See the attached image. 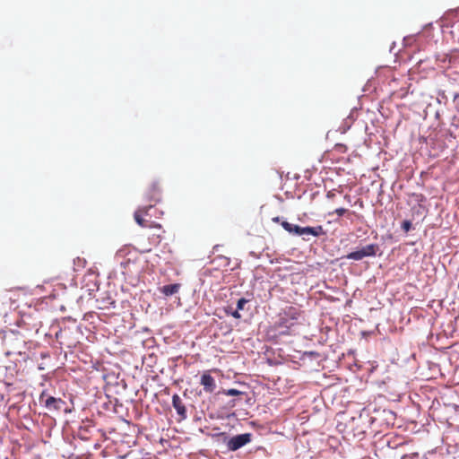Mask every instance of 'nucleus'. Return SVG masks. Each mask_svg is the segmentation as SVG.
<instances>
[{
	"instance_id": "1",
	"label": "nucleus",
	"mask_w": 459,
	"mask_h": 459,
	"mask_svg": "<svg viewBox=\"0 0 459 459\" xmlns=\"http://www.w3.org/2000/svg\"><path fill=\"white\" fill-rule=\"evenodd\" d=\"M299 318V311L294 307H287L280 314L277 321L279 328L284 330L281 331V333H287V331L298 324Z\"/></svg>"
},
{
	"instance_id": "22",
	"label": "nucleus",
	"mask_w": 459,
	"mask_h": 459,
	"mask_svg": "<svg viewBox=\"0 0 459 459\" xmlns=\"http://www.w3.org/2000/svg\"><path fill=\"white\" fill-rule=\"evenodd\" d=\"M148 199H149L150 201H156V202H157V201H159V197L155 196V195H151V196H148Z\"/></svg>"
},
{
	"instance_id": "4",
	"label": "nucleus",
	"mask_w": 459,
	"mask_h": 459,
	"mask_svg": "<svg viewBox=\"0 0 459 459\" xmlns=\"http://www.w3.org/2000/svg\"><path fill=\"white\" fill-rule=\"evenodd\" d=\"M252 440V434L251 433H244L236 435L232 437H230L227 443V448L230 451H237L239 448L243 447L244 446L250 443Z\"/></svg>"
},
{
	"instance_id": "7",
	"label": "nucleus",
	"mask_w": 459,
	"mask_h": 459,
	"mask_svg": "<svg viewBox=\"0 0 459 459\" xmlns=\"http://www.w3.org/2000/svg\"><path fill=\"white\" fill-rule=\"evenodd\" d=\"M324 229L322 226H316V227H300L299 230L298 236H307V235H312L314 237H318L322 234H324Z\"/></svg>"
},
{
	"instance_id": "2",
	"label": "nucleus",
	"mask_w": 459,
	"mask_h": 459,
	"mask_svg": "<svg viewBox=\"0 0 459 459\" xmlns=\"http://www.w3.org/2000/svg\"><path fill=\"white\" fill-rule=\"evenodd\" d=\"M379 250L377 244H369L359 249L349 253L345 258L348 260L359 261L365 257L375 256L377 252Z\"/></svg>"
},
{
	"instance_id": "25",
	"label": "nucleus",
	"mask_w": 459,
	"mask_h": 459,
	"mask_svg": "<svg viewBox=\"0 0 459 459\" xmlns=\"http://www.w3.org/2000/svg\"><path fill=\"white\" fill-rule=\"evenodd\" d=\"M152 190H153V191H155V190H156V186H155V185H153V186H152Z\"/></svg>"
},
{
	"instance_id": "10",
	"label": "nucleus",
	"mask_w": 459,
	"mask_h": 459,
	"mask_svg": "<svg viewBox=\"0 0 459 459\" xmlns=\"http://www.w3.org/2000/svg\"><path fill=\"white\" fill-rule=\"evenodd\" d=\"M91 427L90 425H82L78 428L76 437L81 440L86 441L89 439V434Z\"/></svg>"
},
{
	"instance_id": "19",
	"label": "nucleus",
	"mask_w": 459,
	"mask_h": 459,
	"mask_svg": "<svg viewBox=\"0 0 459 459\" xmlns=\"http://www.w3.org/2000/svg\"><path fill=\"white\" fill-rule=\"evenodd\" d=\"M335 196V193L333 190H331V191H328L327 194H326V197L328 199H333Z\"/></svg>"
},
{
	"instance_id": "16",
	"label": "nucleus",
	"mask_w": 459,
	"mask_h": 459,
	"mask_svg": "<svg viewBox=\"0 0 459 459\" xmlns=\"http://www.w3.org/2000/svg\"><path fill=\"white\" fill-rule=\"evenodd\" d=\"M346 212H347V209H345V208H337L333 212V213H336L338 216H342Z\"/></svg>"
},
{
	"instance_id": "17",
	"label": "nucleus",
	"mask_w": 459,
	"mask_h": 459,
	"mask_svg": "<svg viewBox=\"0 0 459 459\" xmlns=\"http://www.w3.org/2000/svg\"><path fill=\"white\" fill-rule=\"evenodd\" d=\"M383 413L386 416V419H394V413L392 411H383Z\"/></svg>"
},
{
	"instance_id": "9",
	"label": "nucleus",
	"mask_w": 459,
	"mask_h": 459,
	"mask_svg": "<svg viewBox=\"0 0 459 459\" xmlns=\"http://www.w3.org/2000/svg\"><path fill=\"white\" fill-rule=\"evenodd\" d=\"M180 289V284L178 283H173V284H168V285H164L161 289H160V291L161 293H163L165 296H172L176 293L178 292Z\"/></svg>"
},
{
	"instance_id": "12",
	"label": "nucleus",
	"mask_w": 459,
	"mask_h": 459,
	"mask_svg": "<svg viewBox=\"0 0 459 459\" xmlns=\"http://www.w3.org/2000/svg\"><path fill=\"white\" fill-rule=\"evenodd\" d=\"M225 394V395H228V396H239V395L245 394L244 392L239 391V390L235 389V388L222 389L221 391H220L218 393V394Z\"/></svg>"
},
{
	"instance_id": "20",
	"label": "nucleus",
	"mask_w": 459,
	"mask_h": 459,
	"mask_svg": "<svg viewBox=\"0 0 459 459\" xmlns=\"http://www.w3.org/2000/svg\"><path fill=\"white\" fill-rule=\"evenodd\" d=\"M234 311L233 307H230V306H228L227 307H225V313L227 315H230L231 316V313Z\"/></svg>"
},
{
	"instance_id": "6",
	"label": "nucleus",
	"mask_w": 459,
	"mask_h": 459,
	"mask_svg": "<svg viewBox=\"0 0 459 459\" xmlns=\"http://www.w3.org/2000/svg\"><path fill=\"white\" fill-rule=\"evenodd\" d=\"M200 383L206 393H212L216 389L215 379L208 372L202 375Z\"/></svg>"
},
{
	"instance_id": "8",
	"label": "nucleus",
	"mask_w": 459,
	"mask_h": 459,
	"mask_svg": "<svg viewBox=\"0 0 459 459\" xmlns=\"http://www.w3.org/2000/svg\"><path fill=\"white\" fill-rule=\"evenodd\" d=\"M65 402L61 398L49 396L45 401V407L48 411H60Z\"/></svg>"
},
{
	"instance_id": "3",
	"label": "nucleus",
	"mask_w": 459,
	"mask_h": 459,
	"mask_svg": "<svg viewBox=\"0 0 459 459\" xmlns=\"http://www.w3.org/2000/svg\"><path fill=\"white\" fill-rule=\"evenodd\" d=\"M152 210L156 211L152 205L139 207L134 212V214L136 223L143 228H150L152 226L160 227V225H153L152 222L150 221V220L143 218V216H145V217H148L149 219H151L152 215L149 214V212L152 211Z\"/></svg>"
},
{
	"instance_id": "11",
	"label": "nucleus",
	"mask_w": 459,
	"mask_h": 459,
	"mask_svg": "<svg viewBox=\"0 0 459 459\" xmlns=\"http://www.w3.org/2000/svg\"><path fill=\"white\" fill-rule=\"evenodd\" d=\"M282 228L288 231L290 234L298 236L299 226L296 224L290 223L286 221H281V222Z\"/></svg>"
},
{
	"instance_id": "26",
	"label": "nucleus",
	"mask_w": 459,
	"mask_h": 459,
	"mask_svg": "<svg viewBox=\"0 0 459 459\" xmlns=\"http://www.w3.org/2000/svg\"><path fill=\"white\" fill-rule=\"evenodd\" d=\"M149 214H150V215H152V217L153 216V214H152V211H150V212H149Z\"/></svg>"
},
{
	"instance_id": "23",
	"label": "nucleus",
	"mask_w": 459,
	"mask_h": 459,
	"mask_svg": "<svg viewBox=\"0 0 459 459\" xmlns=\"http://www.w3.org/2000/svg\"><path fill=\"white\" fill-rule=\"evenodd\" d=\"M281 217H274L273 218V221L279 222L281 221Z\"/></svg>"
},
{
	"instance_id": "13",
	"label": "nucleus",
	"mask_w": 459,
	"mask_h": 459,
	"mask_svg": "<svg viewBox=\"0 0 459 459\" xmlns=\"http://www.w3.org/2000/svg\"><path fill=\"white\" fill-rule=\"evenodd\" d=\"M401 227L403 230V231L407 233L411 230L412 224L411 221L405 220L402 222Z\"/></svg>"
},
{
	"instance_id": "21",
	"label": "nucleus",
	"mask_w": 459,
	"mask_h": 459,
	"mask_svg": "<svg viewBox=\"0 0 459 459\" xmlns=\"http://www.w3.org/2000/svg\"><path fill=\"white\" fill-rule=\"evenodd\" d=\"M228 406L230 407V408H233L236 406V400L233 399V400H230L229 403H228Z\"/></svg>"
},
{
	"instance_id": "14",
	"label": "nucleus",
	"mask_w": 459,
	"mask_h": 459,
	"mask_svg": "<svg viewBox=\"0 0 459 459\" xmlns=\"http://www.w3.org/2000/svg\"><path fill=\"white\" fill-rule=\"evenodd\" d=\"M248 302H249V300L245 298L239 299L237 302L238 310H243L245 307V305L247 304Z\"/></svg>"
},
{
	"instance_id": "18",
	"label": "nucleus",
	"mask_w": 459,
	"mask_h": 459,
	"mask_svg": "<svg viewBox=\"0 0 459 459\" xmlns=\"http://www.w3.org/2000/svg\"><path fill=\"white\" fill-rule=\"evenodd\" d=\"M231 316L237 319L241 318V315L239 313V310H238V307L231 313Z\"/></svg>"
},
{
	"instance_id": "5",
	"label": "nucleus",
	"mask_w": 459,
	"mask_h": 459,
	"mask_svg": "<svg viewBox=\"0 0 459 459\" xmlns=\"http://www.w3.org/2000/svg\"><path fill=\"white\" fill-rule=\"evenodd\" d=\"M172 405L175 408L178 415L179 416V418H180L179 420H186L187 417L186 408L184 403L182 402V399L180 398V396L177 394H173V396H172Z\"/></svg>"
},
{
	"instance_id": "15",
	"label": "nucleus",
	"mask_w": 459,
	"mask_h": 459,
	"mask_svg": "<svg viewBox=\"0 0 459 459\" xmlns=\"http://www.w3.org/2000/svg\"><path fill=\"white\" fill-rule=\"evenodd\" d=\"M454 104L456 110L459 112V93H455L454 96Z\"/></svg>"
},
{
	"instance_id": "24",
	"label": "nucleus",
	"mask_w": 459,
	"mask_h": 459,
	"mask_svg": "<svg viewBox=\"0 0 459 459\" xmlns=\"http://www.w3.org/2000/svg\"><path fill=\"white\" fill-rule=\"evenodd\" d=\"M308 354H309V355H311V356H317V355H318V354H317L316 352H315V351H310V352H308Z\"/></svg>"
}]
</instances>
